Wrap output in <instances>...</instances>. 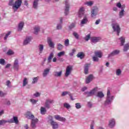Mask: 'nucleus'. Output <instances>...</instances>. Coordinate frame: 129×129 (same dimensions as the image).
Returning a JSON list of instances; mask_svg holds the SVG:
<instances>
[{"mask_svg": "<svg viewBox=\"0 0 129 129\" xmlns=\"http://www.w3.org/2000/svg\"><path fill=\"white\" fill-rule=\"evenodd\" d=\"M64 45L67 47H68V46H69V39H66L64 41Z\"/></svg>", "mask_w": 129, "mask_h": 129, "instance_id": "de8ad7c7", "label": "nucleus"}, {"mask_svg": "<svg viewBox=\"0 0 129 129\" xmlns=\"http://www.w3.org/2000/svg\"><path fill=\"white\" fill-rule=\"evenodd\" d=\"M75 27V24L72 23L71 24V25L69 26L70 29H73Z\"/></svg>", "mask_w": 129, "mask_h": 129, "instance_id": "bf43d9fd", "label": "nucleus"}, {"mask_svg": "<svg viewBox=\"0 0 129 129\" xmlns=\"http://www.w3.org/2000/svg\"><path fill=\"white\" fill-rule=\"evenodd\" d=\"M13 54H14V52L11 50H9L7 52L8 55H13Z\"/></svg>", "mask_w": 129, "mask_h": 129, "instance_id": "4d7b16f0", "label": "nucleus"}, {"mask_svg": "<svg viewBox=\"0 0 129 129\" xmlns=\"http://www.w3.org/2000/svg\"><path fill=\"white\" fill-rule=\"evenodd\" d=\"M38 80H39V77L33 78L32 84H35V83H37V82H38Z\"/></svg>", "mask_w": 129, "mask_h": 129, "instance_id": "c9c22d12", "label": "nucleus"}, {"mask_svg": "<svg viewBox=\"0 0 129 129\" xmlns=\"http://www.w3.org/2000/svg\"><path fill=\"white\" fill-rule=\"evenodd\" d=\"M55 119L59 120V121H66V118L65 117H61L59 115H55L54 116Z\"/></svg>", "mask_w": 129, "mask_h": 129, "instance_id": "6e6552de", "label": "nucleus"}, {"mask_svg": "<svg viewBox=\"0 0 129 129\" xmlns=\"http://www.w3.org/2000/svg\"><path fill=\"white\" fill-rule=\"evenodd\" d=\"M123 13H124V10H123L122 8L121 11L119 12V16H120V17H122V16H123Z\"/></svg>", "mask_w": 129, "mask_h": 129, "instance_id": "603ef678", "label": "nucleus"}, {"mask_svg": "<svg viewBox=\"0 0 129 129\" xmlns=\"http://www.w3.org/2000/svg\"><path fill=\"white\" fill-rule=\"evenodd\" d=\"M28 84V79L24 78L22 86L25 87Z\"/></svg>", "mask_w": 129, "mask_h": 129, "instance_id": "f704fd0d", "label": "nucleus"}, {"mask_svg": "<svg viewBox=\"0 0 129 129\" xmlns=\"http://www.w3.org/2000/svg\"><path fill=\"white\" fill-rule=\"evenodd\" d=\"M115 124V121L114 119H111L109 122V126L111 128L113 127Z\"/></svg>", "mask_w": 129, "mask_h": 129, "instance_id": "dca6fc26", "label": "nucleus"}, {"mask_svg": "<svg viewBox=\"0 0 129 129\" xmlns=\"http://www.w3.org/2000/svg\"><path fill=\"white\" fill-rule=\"evenodd\" d=\"M113 98V96L110 97V91L109 90V89H108L107 93V99L105 101V105L110 104V103H111V101H112Z\"/></svg>", "mask_w": 129, "mask_h": 129, "instance_id": "7ed1b4c3", "label": "nucleus"}, {"mask_svg": "<svg viewBox=\"0 0 129 129\" xmlns=\"http://www.w3.org/2000/svg\"><path fill=\"white\" fill-rule=\"evenodd\" d=\"M128 49H129V44L128 43H126L124 45L123 51L124 52H126V51H127V50Z\"/></svg>", "mask_w": 129, "mask_h": 129, "instance_id": "7c9ffc66", "label": "nucleus"}, {"mask_svg": "<svg viewBox=\"0 0 129 129\" xmlns=\"http://www.w3.org/2000/svg\"><path fill=\"white\" fill-rule=\"evenodd\" d=\"M38 2H39V0H34V2L33 3V8H34V9H36L38 6Z\"/></svg>", "mask_w": 129, "mask_h": 129, "instance_id": "58836bf2", "label": "nucleus"}, {"mask_svg": "<svg viewBox=\"0 0 129 129\" xmlns=\"http://www.w3.org/2000/svg\"><path fill=\"white\" fill-rule=\"evenodd\" d=\"M99 23H100V20L98 19V20H96L95 24H96V25H98V24H99Z\"/></svg>", "mask_w": 129, "mask_h": 129, "instance_id": "0e129e2a", "label": "nucleus"}, {"mask_svg": "<svg viewBox=\"0 0 129 129\" xmlns=\"http://www.w3.org/2000/svg\"><path fill=\"white\" fill-rule=\"evenodd\" d=\"M120 74H121V71L120 69L117 70L116 71V75H117V76H119Z\"/></svg>", "mask_w": 129, "mask_h": 129, "instance_id": "ea45409f", "label": "nucleus"}, {"mask_svg": "<svg viewBox=\"0 0 129 129\" xmlns=\"http://www.w3.org/2000/svg\"><path fill=\"white\" fill-rule=\"evenodd\" d=\"M116 6L118 8H119V9H120V8H121V4H120V3H118V4H117Z\"/></svg>", "mask_w": 129, "mask_h": 129, "instance_id": "680f3d73", "label": "nucleus"}, {"mask_svg": "<svg viewBox=\"0 0 129 129\" xmlns=\"http://www.w3.org/2000/svg\"><path fill=\"white\" fill-rule=\"evenodd\" d=\"M39 53L40 54H41L42 52H43V50H44V45H43V44H39Z\"/></svg>", "mask_w": 129, "mask_h": 129, "instance_id": "72a5a7b5", "label": "nucleus"}, {"mask_svg": "<svg viewBox=\"0 0 129 129\" xmlns=\"http://www.w3.org/2000/svg\"><path fill=\"white\" fill-rule=\"evenodd\" d=\"M0 64L1 65H5L6 64V60L4 59H0Z\"/></svg>", "mask_w": 129, "mask_h": 129, "instance_id": "a19ab883", "label": "nucleus"}, {"mask_svg": "<svg viewBox=\"0 0 129 129\" xmlns=\"http://www.w3.org/2000/svg\"><path fill=\"white\" fill-rule=\"evenodd\" d=\"M99 60V59L98 58V57H97V56H96V55L95 56H94L93 57V60L94 61V62H98V60Z\"/></svg>", "mask_w": 129, "mask_h": 129, "instance_id": "37998d69", "label": "nucleus"}, {"mask_svg": "<svg viewBox=\"0 0 129 129\" xmlns=\"http://www.w3.org/2000/svg\"><path fill=\"white\" fill-rule=\"evenodd\" d=\"M87 6H89L90 7H91L93 5V2L90 1L87 3Z\"/></svg>", "mask_w": 129, "mask_h": 129, "instance_id": "6e6d98bb", "label": "nucleus"}, {"mask_svg": "<svg viewBox=\"0 0 129 129\" xmlns=\"http://www.w3.org/2000/svg\"><path fill=\"white\" fill-rule=\"evenodd\" d=\"M85 56V54H84V53L82 52H79L77 55V56L78 57V58H80V59H83Z\"/></svg>", "mask_w": 129, "mask_h": 129, "instance_id": "aec40b11", "label": "nucleus"}, {"mask_svg": "<svg viewBox=\"0 0 129 129\" xmlns=\"http://www.w3.org/2000/svg\"><path fill=\"white\" fill-rule=\"evenodd\" d=\"M65 55V51H60L57 53L58 57H62V56H64Z\"/></svg>", "mask_w": 129, "mask_h": 129, "instance_id": "e433bc0d", "label": "nucleus"}, {"mask_svg": "<svg viewBox=\"0 0 129 129\" xmlns=\"http://www.w3.org/2000/svg\"><path fill=\"white\" fill-rule=\"evenodd\" d=\"M62 49H63V45L60 43L57 44V50L58 51H62Z\"/></svg>", "mask_w": 129, "mask_h": 129, "instance_id": "4c0bfd02", "label": "nucleus"}, {"mask_svg": "<svg viewBox=\"0 0 129 129\" xmlns=\"http://www.w3.org/2000/svg\"><path fill=\"white\" fill-rule=\"evenodd\" d=\"M34 96H35L36 97H38V96H40V93L37 92L35 94H34Z\"/></svg>", "mask_w": 129, "mask_h": 129, "instance_id": "e2e57ef3", "label": "nucleus"}, {"mask_svg": "<svg viewBox=\"0 0 129 129\" xmlns=\"http://www.w3.org/2000/svg\"><path fill=\"white\" fill-rule=\"evenodd\" d=\"M8 122V121L6 120H0V125H3V124H5V123H7Z\"/></svg>", "mask_w": 129, "mask_h": 129, "instance_id": "79ce46f5", "label": "nucleus"}, {"mask_svg": "<svg viewBox=\"0 0 129 129\" xmlns=\"http://www.w3.org/2000/svg\"><path fill=\"white\" fill-rule=\"evenodd\" d=\"M120 41V46H123L124 45V42H125V38L121 37L119 38Z\"/></svg>", "mask_w": 129, "mask_h": 129, "instance_id": "393cba45", "label": "nucleus"}, {"mask_svg": "<svg viewBox=\"0 0 129 129\" xmlns=\"http://www.w3.org/2000/svg\"><path fill=\"white\" fill-rule=\"evenodd\" d=\"M61 75H62V71L54 72V76H56L57 77H60Z\"/></svg>", "mask_w": 129, "mask_h": 129, "instance_id": "473e14b6", "label": "nucleus"}, {"mask_svg": "<svg viewBox=\"0 0 129 129\" xmlns=\"http://www.w3.org/2000/svg\"><path fill=\"white\" fill-rule=\"evenodd\" d=\"M97 96H98V97H99L100 98H102V97H104V94H103V93L102 92H98L97 93Z\"/></svg>", "mask_w": 129, "mask_h": 129, "instance_id": "2f4dec72", "label": "nucleus"}, {"mask_svg": "<svg viewBox=\"0 0 129 129\" xmlns=\"http://www.w3.org/2000/svg\"><path fill=\"white\" fill-rule=\"evenodd\" d=\"M50 72V69H46L44 70V72L43 73V77H46L47 75H48V73Z\"/></svg>", "mask_w": 129, "mask_h": 129, "instance_id": "bb28decb", "label": "nucleus"}, {"mask_svg": "<svg viewBox=\"0 0 129 129\" xmlns=\"http://www.w3.org/2000/svg\"><path fill=\"white\" fill-rule=\"evenodd\" d=\"M86 89H87V87H84V88H83L82 89V91L84 92V91H85V90H86Z\"/></svg>", "mask_w": 129, "mask_h": 129, "instance_id": "338daca9", "label": "nucleus"}, {"mask_svg": "<svg viewBox=\"0 0 129 129\" xmlns=\"http://www.w3.org/2000/svg\"><path fill=\"white\" fill-rule=\"evenodd\" d=\"M93 79V75H90L86 79V83H87V84H88V83H90V82L92 81Z\"/></svg>", "mask_w": 129, "mask_h": 129, "instance_id": "4468645a", "label": "nucleus"}, {"mask_svg": "<svg viewBox=\"0 0 129 129\" xmlns=\"http://www.w3.org/2000/svg\"><path fill=\"white\" fill-rule=\"evenodd\" d=\"M13 67L15 70H17V71L19 70V61L18 60V59H16L15 60Z\"/></svg>", "mask_w": 129, "mask_h": 129, "instance_id": "ddd939ff", "label": "nucleus"}, {"mask_svg": "<svg viewBox=\"0 0 129 129\" xmlns=\"http://www.w3.org/2000/svg\"><path fill=\"white\" fill-rule=\"evenodd\" d=\"M47 44L50 48H54V46H55V44L52 42V39L50 37L47 38Z\"/></svg>", "mask_w": 129, "mask_h": 129, "instance_id": "9b49d317", "label": "nucleus"}, {"mask_svg": "<svg viewBox=\"0 0 129 129\" xmlns=\"http://www.w3.org/2000/svg\"><path fill=\"white\" fill-rule=\"evenodd\" d=\"M73 68L72 66H68L66 69L65 76L66 77H68L69 75L71 74V71H72Z\"/></svg>", "mask_w": 129, "mask_h": 129, "instance_id": "39448f33", "label": "nucleus"}, {"mask_svg": "<svg viewBox=\"0 0 129 129\" xmlns=\"http://www.w3.org/2000/svg\"><path fill=\"white\" fill-rule=\"evenodd\" d=\"M88 106H89V107H91V106H92V104L91 103V102H89L88 103Z\"/></svg>", "mask_w": 129, "mask_h": 129, "instance_id": "69168bd1", "label": "nucleus"}, {"mask_svg": "<svg viewBox=\"0 0 129 129\" xmlns=\"http://www.w3.org/2000/svg\"><path fill=\"white\" fill-rule=\"evenodd\" d=\"M73 35H74V37H75L76 38H77V39H79V35H78V34L77 33L74 32Z\"/></svg>", "mask_w": 129, "mask_h": 129, "instance_id": "09e8293b", "label": "nucleus"}, {"mask_svg": "<svg viewBox=\"0 0 129 129\" xmlns=\"http://www.w3.org/2000/svg\"><path fill=\"white\" fill-rule=\"evenodd\" d=\"M57 30H61L62 26L60 24H58L56 27Z\"/></svg>", "mask_w": 129, "mask_h": 129, "instance_id": "13d9d810", "label": "nucleus"}, {"mask_svg": "<svg viewBox=\"0 0 129 129\" xmlns=\"http://www.w3.org/2000/svg\"><path fill=\"white\" fill-rule=\"evenodd\" d=\"M101 40V38L100 37H93L91 38V42L92 43H94V44L99 42V41H100Z\"/></svg>", "mask_w": 129, "mask_h": 129, "instance_id": "9d476101", "label": "nucleus"}, {"mask_svg": "<svg viewBox=\"0 0 129 129\" xmlns=\"http://www.w3.org/2000/svg\"><path fill=\"white\" fill-rule=\"evenodd\" d=\"M30 101H31V102H32V103H33V104H35V103H36L37 101L36 100L33 99H31Z\"/></svg>", "mask_w": 129, "mask_h": 129, "instance_id": "5fc2aeb1", "label": "nucleus"}, {"mask_svg": "<svg viewBox=\"0 0 129 129\" xmlns=\"http://www.w3.org/2000/svg\"><path fill=\"white\" fill-rule=\"evenodd\" d=\"M52 103H54V100H51L50 99L46 100L45 103V107L46 108H50V104H52Z\"/></svg>", "mask_w": 129, "mask_h": 129, "instance_id": "423d86ee", "label": "nucleus"}, {"mask_svg": "<svg viewBox=\"0 0 129 129\" xmlns=\"http://www.w3.org/2000/svg\"><path fill=\"white\" fill-rule=\"evenodd\" d=\"M96 91H97V87L94 88L90 92H85V93L87 94L88 97L92 96V95H94Z\"/></svg>", "mask_w": 129, "mask_h": 129, "instance_id": "0eeeda50", "label": "nucleus"}, {"mask_svg": "<svg viewBox=\"0 0 129 129\" xmlns=\"http://www.w3.org/2000/svg\"><path fill=\"white\" fill-rule=\"evenodd\" d=\"M84 39L85 41H88L89 39H90V34H89L87 35H86Z\"/></svg>", "mask_w": 129, "mask_h": 129, "instance_id": "a18cd8bd", "label": "nucleus"}, {"mask_svg": "<svg viewBox=\"0 0 129 129\" xmlns=\"http://www.w3.org/2000/svg\"><path fill=\"white\" fill-rule=\"evenodd\" d=\"M5 95H7V93H4L2 91H0V97H3L5 96Z\"/></svg>", "mask_w": 129, "mask_h": 129, "instance_id": "864d4df0", "label": "nucleus"}, {"mask_svg": "<svg viewBox=\"0 0 129 129\" xmlns=\"http://www.w3.org/2000/svg\"><path fill=\"white\" fill-rule=\"evenodd\" d=\"M96 15H97V9L92 10V12H91V17L92 18H94V17H95V16H96Z\"/></svg>", "mask_w": 129, "mask_h": 129, "instance_id": "5701e85b", "label": "nucleus"}, {"mask_svg": "<svg viewBox=\"0 0 129 129\" xmlns=\"http://www.w3.org/2000/svg\"><path fill=\"white\" fill-rule=\"evenodd\" d=\"M112 27L114 32H116L117 36H119V33H120V27H119L118 24H113L112 25Z\"/></svg>", "mask_w": 129, "mask_h": 129, "instance_id": "20e7f679", "label": "nucleus"}, {"mask_svg": "<svg viewBox=\"0 0 129 129\" xmlns=\"http://www.w3.org/2000/svg\"><path fill=\"white\" fill-rule=\"evenodd\" d=\"M76 108L77 109H79V108H81V105L80 104V103H76Z\"/></svg>", "mask_w": 129, "mask_h": 129, "instance_id": "c03bdc74", "label": "nucleus"}, {"mask_svg": "<svg viewBox=\"0 0 129 129\" xmlns=\"http://www.w3.org/2000/svg\"><path fill=\"white\" fill-rule=\"evenodd\" d=\"M119 50H114L109 55V56H114V55H117V54H119Z\"/></svg>", "mask_w": 129, "mask_h": 129, "instance_id": "c756f323", "label": "nucleus"}, {"mask_svg": "<svg viewBox=\"0 0 129 129\" xmlns=\"http://www.w3.org/2000/svg\"><path fill=\"white\" fill-rule=\"evenodd\" d=\"M15 0H10L9 5L12 7L13 10H14V13L18 11V9L21 7L22 4L23 3V0H17L14 2Z\"/></svg>", "mask_w": 129, "mask_h": 129, "instance_id": "f257e3e1", "label": "nucleus"}, {"mask_svg": "<svg viewBox=\"0 0 129 129\" xmlns=\"http://www.w3.org/2000/svg\"><path fill=\"white\" fill-rule=\"evenodd\" d=\"M65 4H66V8L64 10V14H65L66 16H67V15H68V14H69L70 7H69V4H68V1H66Z\"/></svg>", "mask_w": 129, "mask_h": 129, "instance_id": "1a4fd4ad", "label": "nucleus"}, {"mask_svg": "<svg viewBox=\"0 0 129 129\" xmlns=\"http://www.w3.org/2000/svg\"><path fill=\"white\" fill-rule=\"evenodd\" d=\"M67 94H70V93L69 92H63L61 94L62 96H65V95H67Z\"/></svg>", "mask_w": 129, "mask_h": 129, "instance_id": "3c124183", "label": "nucleus"}, {"mask_svg": "<svg viewBox=\"0 0 129 129\" xmlns=\"http://www.w3.org/2000/svg\"><path fill=\"white\" fill-rule=\"evenodd\" d=\"M88 22V19L86 16H85L84 18L82 20L81 24V25H85V24H87Z\"/></svg>", "mask_w": 129, "mask_h": 129, "instance_id": "f3484780", "label": "nucleus"}, {"mask_svg": "<svg viewBox=\"0 0 129 129\" xmlns=\"http://www.w3.org/2000/svg\"><path fill=\"white\" fill-rule=\"evenodd\" d=\"M40 31V27L39 26H35L34 27V33L35 35H38V33Z\"/></svg>", "mask_w": 129, "mask_h": 129, "instance_id": "c85d7f7f", "label": "nucleus"}, {"mask_svg": "<svg viewBox=\"0 0 129 129\" xmlns=\"http://www.w3.org/2000/svg\"><path fill=\"white\" fill-rule=\"evenodd\" d=\"M51 125L52 126L53 129H57L58 128L59 125L58 124V123L57 122L54 121L53 120H51L50 122Z\"/></svg>", "mask_w": 129, "mask_h": 129, "instance_id": "f8f14e48", "label": "nucleus"}, {"mask_svg": "<svg viewBox=\"0 0 129 129\" xmlns=\"http://www.w3.org/2000/svg\"><path fill=\"white\" fill-rule=\"evenodd\" d=\"M26 116L29 119H31V126L32 128H36V124H37V122L39 121V119L38 118H35V116L34 115L31 114V112L28 111L26 113Z\"/></svg>", "mask_w": 129, "mask_h": 129, "instance_id": "f03ea898", "label": "nucleus"}, {"mask_svg": "<svg viewBox=\"0 0 129 129\" xmlns=\"http://www.w3.org/2000/svg\"><path fill=\"white\" fill-rule=\"evenodd\" d=\"M32 40V37H27L26 39L24 41V45H27L31 42V40Z\"/></svg>", "mask_w": 129, "mask_h": 129, "instance_id": "a211bd4d", "label": "nucleus"}, {"mask_svg": "<svg viewBox=\"0 0 129 129\" xmlns=\"http://www.w3.org/2000/svg\"><path fill=\"white\" fill-rule=\"evenodd\" d=\"M24 22H20L18 25V31H22L24 27Z\"/></svg>", "mask_w": 129, "mask_h": 129, "instance_id": "cd10ccee", "label": "nucleus"}, {"mask_svg": "<svg viewBox=\"0 0 129 129\" xmlns=\"http://www.w3.org/2000/svg\"><path fill=\"white\" fill-rule=\"evenodd\" d=\"M10 121L12 123L14 122L16 124H18V123H19V119H18V117L14 116L13 117V120H11Z\"/></svg>", "mask_w": 129, "mask_h": 129, "instance_id": "b1692460", "label": "nucleus"}, {"mask_svg": "<svg viewBox=\"0 0 129 129\" xmlns=\"http://www.w3.org/2000/svg\"><path fill=\"white\" fill-rule=\"evenodd\" d=\"M11 31H9V32L8 33V34H7L5 36V37H4V40H7V39H8V37H9V36H10V35H11Z\"/></svg>", "mask_w": 129, "mask_h": 129, "instance_id": "8fccbe9b", "label": "nucleus"}, {"mask_svg": "<svg viewBox=\"0 0 129 129\" xmlns=\"http://www.w3.org/2000/svg\"><path fill=\"white\" fill-rule=\"evenodd\" d=\"M84 16V8L82 7L80 9L79 12V18H82Z\"/></svg>", "mask_w": 129, "mask_h": 129, "instance_id": "2eb2a0df", "label": "nucleus"}, {"mask_svg": "<svg viewBox=\"0 0 129 129\" xmlns=\"http://www.w3.org/2000/svg\"><path fill=\"white\" fill-rule=\"evenodd\" d=\"M10 84H11V81H7L6 82V85L8 86V87H10Z\"/></svg>", "mask_w": 129, "mask_h": 129, "instance_id": "052dcab7", "label": "nucleus"}, {"mask_svg": "<svg viewBox=\"0 0 129 129\" xmlns=\"http://www.w3.org/2000/svg\"><path fill=\"white\" fill-rule=\"evenodd\" d=\"M95 55L96 57L101 58L102 57V52L101 51H95Z\"/></svg>", "mask_w": 129, "mask_h": 129, "instance_id": "6ab92c4d", "label": "nucleus"}, {"mask_svg": "<svg viewBox=\"0 0 129 129\" xmlns=\"http://www.w3.org/2000/svg\"><path fill=\"white\" fill-rule=\"evenodd\" d=\"M53 57H54V53H53V52H51L47 58L48 63H50L51 60L53 59Z\"/></svg>", "mask_w": 129, "mask_h": 129, "instance_id": "4be33fe9", "label": "nucleus"}, {"mask_svg": "<svg viewBox=\"0 0 129 129\" xmlns=\"http://www.w3.org/2000/svg\"><path fill=\"white\" fill-rule=\"evenodd\" d=\"M89 65H90V64H86L85 65L84 72L85 74L86 75L88 74V68H89Z\"/></svg>", "mask_w": 129, "mask_h": 129, "instance_id": "412c9836", "label": "nucleus"}, {"mask_svg": "<svg viewBox=\"0 0 129 129\" xmlns=\"http://www.w3.org/2000/svg\"><path fill=\"white\" fill-rule=\"evenodd\" d=\"M64 107H66V108H70V105L67 103H64L63 104Z\"/></svg>", "mask_w": 129, "mask_h": 129, "instance_id": "49530a36", "label": "nucleus"}, {"mask_svg": "<svg viewBox=\"0 0 129 129\" xmlns=\"http://www.w3.org/2000/svg\"><path fill=\"white\" fill-rule=\"evenodd\" d=\"M46 112H47V110H46V108L44 107H41L40 113L41 114H46Z\"/></svg>", "mask_w": 129, "mask_h": 129, "instance_id": "a878e982", "label": "nucleus"}, {"mask_svg": "<svg viewBox=\"0 0 129 129\" xmlns=\"http://www.w3.org/2000/svg\"><path fill=\"white\" fill-rule=\"evenodd\" d=\"M11 67V64H7L6 67L5 68H9V67Z\"/></svg>", "mask_w": 129, "mask_h": 129, "instance_id": "774afa93", "label": "nucleus"}]
</instances>
